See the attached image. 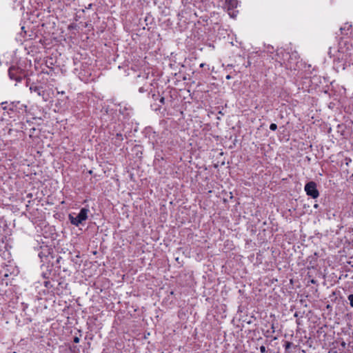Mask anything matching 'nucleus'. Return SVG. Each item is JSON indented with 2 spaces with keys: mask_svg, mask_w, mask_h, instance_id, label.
I'll return each instance as SVG.
<instances>
[{
  "mask_svg": "<svg viewBox=\"0 0 353 353\" xmlns=\"http://www.w3.org/2000/svg\"><path fill=\"white\" fill-rule=\"evenodd\" d=\"M79 341H80V339L78 336L74 337V339H73L74 343H78L79 342Z\"/></svg>",
  "mask_w": 353,
  "mask_h": 353,
  "instance_id": "nucleus-10",
  "label": "nucleus"
},
{
  "mask_svg": "<svg viewBox=\"0 0 353 353\" xmlns=\"http://www.w3.org/2000/svg\"><path fill=\"white\" fill-rule=\"evenodd\" d=\"M306 194L313 199H316L319 196V190L316 188V183L314 181H310L305 185Z\"/></svg>",
  "mask_w": 353,
  "mask_h": 353,
  "instance_id": "nucleus-2",
  "label": "nucleus"
},
{
  "mask_svg": "<svg viewBox=\"0 0 353 353\" xmlns=\"http://www.w3.org/2000/svg\"><path fill=\"white\" fill-rule=\"evenodd\" d=\"M203 65H204L203 63H201V64L200 65V67H203Z\"/></svg>",
  "mask_w": 353,
  "mask_h": 353,
  "instance_id": "nucleus-14",
  "label": "nucleus"
},
{
  "mask_svg": "<svg viewBox=\"0 0 353 353\" xmlns=\"http://www.w3.org/2000/svg\"><path fill=\"white\" fill-rule=\"evenodd\" d=\"M347 299L350 301V306L353 307V294H350L347 296Z\"/></svg>",
  "mask_w": 353,
  "mask_h": 353,
  "instance_id": "nucleus-7",
  "label": "nucleus"
},
{
  "mask_svg": "<svg viewBox=\"0 0 353 353\" xmlns=\"http://www.w3.org/2000/svg\"><path fill=\"white\" fill-rule=\"evenodd\" d=\"M88 212V209L83 208L77 216H73L71 214H69V220L72 225L79 226L80 224H82L83 221L87 220Z\"/></svg>",
  "mask_w": 353,
  "mask_h": 353,
  "instance_id": "nucleus-1",
  "label": "nucleus"
},
{
  "mask_svg": "<svg viewBox=\"0 0 353 353\" xmlns=\"http://www.w3.org/2000/svg\"><path fill=\"white\" fill-rule=\"evenodd\" d=\"M287 67L290 68V69L292 68V65L290 61H288V63L287 64Z\"/></svg>",
  "mask_w": 353,
  "mask_h": 353,
  "instance_id": "nucleus-12",
  "label": "nucleus"
},
{
  "mask_svg": "<svg viewBox=\"0 0 353 353\" xmlns=\"http://www.w3.org/2000/svg\"><path fill=\"white\" fill-rule=\"evenodd\" d=\"M23 70L17 66H11L8 70V74L11 79L17 82H21L22 80Z\"/></svg>",
  "mask_w": 353,
  "mask_h": 353,
  "instance_id": "nucleus-4",
  "label": "nucleus"
},
{
  "mask_svg": "<svg viewBox=\"0 0 353 353\" xmlns=\"http://www.w3.org/2000/svg\"><path fill=\"white\" fill-rule=\"evenodd\" d=\"M226 79H231L232 77L230 74H228V75L226 76Z\"/></svg>",
  "mask_w": 353,
  "mask_h": 353,
  "instance_id": "nucleus-13",
  "label": "nucleus"
},
{
  "mask_svg": "<svg viewBox=\"0 0 353 353\" xmlns=\"http://www.w3.org/2000/svg\"><path fill=\"white\" fill-rule=\"evenodd\" d=\"M237 6V0H225V8L228 14L232 18H235L238 14V10H236Z\"/></svg>",
  "mask_w": 353,
  "mask_h": 353,
  "instance_id": "nucleus-3",
  "label": "nucleus"
},
{
  "mask_svg": "<svg viewBox=\"0 0 353 353\" xmlns=\"http://www.w3.org/2000/svg\"><path fill=\"white\" fill-rule=\"evenodd\" d=\"M259 349L261 353H265L266 352V347L264 345H261Z\"/></svg>",
  "mask_w": 353,
  "mask_h": 353,
  "instance_id": "nucleus-9",
  "label": "nucleus"
},
{
  "mask_svg": "<svg viewBox=\"0 0 353 353\" xmlns=\"http://www.w3.org/2000/svg\"><path fill=\"white\" fill-rule=\"evenodd\" d=\"M270 129L271 130H273V131L276 130L277 129V125H276V124H275V123H272V124H270Z\"/></svg>",
  "mask_w": 353,
  "mask_h": 353,
  "instance_id": "nucleus-8",
  "label": "nucleus"
},
{
  "mask_svg": "<svg viewBox=\"0 0 353 353\" xmlns=\"http://www.w3.org/2000/svg\"><path fill=\"white\" fill-rule=\"evenodd\" d=\"M292 345V343L286 341L285 344V350L287 352H290L289 349L290 348Z\"/></svg>",
  "mask_w": 353,
  "mask_h": 353,
  "instance_id": "nucleus-6",
  "label": "nucleus"
},
{
  "mask_svg": "<svg viewBox=\"0 0 353 353\" xmlns=\"http://www.w3.org/2000/svg\"><path fill=\"white\" fill-rule=\"evenodd\" d=\"M160 103H161L162 104H163L165 103V98L164 97H161L160 100H159Z\"/></svg>",
  "mask_w": 353,
  "mask_h": 353,
  "instance_id": "nucleus-11",
  "label": "nucleus"
},
{
  "mask_svg": "<svg viewBox=\"0 0 353 353\" xmlns=\"http://www.w3.org/2000/svg\"><path fill=\"white\" fill-rule=\"evenodd\" d=\"M30 90L31 92H36L39 96H44L45 92L43 90L42 87L40 86H36V85H31L30 87Z\"/></svg>",
  "mask_w": 353,
  "mask_h": 353,
  "instance_id": "nucleus-5",
  "label": "nucleus"
}]
</instances>
